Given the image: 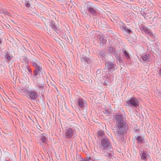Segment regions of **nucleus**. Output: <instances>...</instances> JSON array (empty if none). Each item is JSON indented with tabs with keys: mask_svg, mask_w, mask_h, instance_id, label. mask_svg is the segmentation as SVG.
Segmentation results:
<instances>
[{
	"mask_svg": "<svg viewBox=\"0 0 161 161\" xmlns=\"http://www.w3.org/2000/svg\"><path fill=\"white\" fill-rule=\"evenodd\" d=\"M73 131L71 129H67L65 132V135L69 137H70L73 135Z\"/></svg>",
	"mask_w": 161,
	"mask_h": 161,
	"instance_id": "7",
	"label": "nucleus"
},
{
	"mask_svg": "<svg viewBox=\"0 0 161 161\" xmlns=\"http://www.w3.org/2000/svg\"><path fill=\"white\" fill-rule=\"evenodd\" d=\"M19 90L20 92L24 94H27L29 93V91L25 88H20Z\"/></svg>",
	"mask_w": 161,
	"mask_h": 161,
	"instance_id": "9",
	"label": "nucleus"
},
{
	"mask_svg": "<svg viewBox=\"0 0 161 161\" xmlns=\"http://www.w3.org/2000/svg\"><path fill=\"white\" fill-rule=\"evenodd\" d=\"M40 139L42 142H45L46 141V137L44 136H42L40 138Z\"/></svg>",
	"mask_w": 161,
	"mask_h": 161,
	"instance_id": "17",
	"label": "nucleus"
},
{
	"mask_svg": "<svg viewBox=\"0 0 161 161\" xmlns=\"http://www.w3.org/2000/svg\"><path fill=\"white\" fill-rule=\"evenodd\" d=\"M50 26L53 30L56 31V27L53 23H51Z\"/></svg>",
	"mask_w": 161,
	"mask_h": 161,
	"instance_id": "15",
	"label": "nucleus"
},
{
	"mask_svg": "<svg viewBox=\"0 0 161 161\" xmlns=\"http://www.w3.org/2000/svg\"><path fill=\"white\" fill-rule=\"evenodd\" d=\"M116 123V131H114L115 134L120 135L123 133V128L125 126L126 123L124 121L122 116L120 114L116 115L114 117Z\"/></svg>",
	"mask_w": 161,
	"mask_h": 161,
	"instance_id": "1",
	"label": "nucleus"
},
{
	"mask_svg": "<svg viewBox=\"0 0 161 161\" xmlns=\"http://www.w3.org/2000/svg\"><path fill=\"white\" fill-rule=\"evenodd\" d=\"M126 103L130 106L136 108L139 106V102L138 100L135 97H132L130 100L126 101Z\"/></svg>",
	"mask_w": 161,
	"mask_h": 161,
	"instance_id": "2",
	"label": "nucleus"
},
{
	"mask_svg": "<svg viewBox=\"0 0 161 161\" xmlns=\"http://www.w3.org/2000/svg\"><path fill=\"white\" fill-rule=\"evenodd\" d=\"M77 105L79 107L82 108L86 105V101L81 98H80L76 102Z\"/></svg>",
	"mask_w": 161,
	"mask_h": 161,
	"instance_id": "4",
	"label": "nucleus"
},
{
	"mask_svg": "<svg viewBox=\"0 0 161 161\" xmlns=\"http://www.w3.org/2000/svg\"><path fill=\"white\" fill-rule=\"evenodd\" d=\"M137 139L139 142L142 143L143 142V141L144 140V139L143 138L139 136L137 137Z\"/></svg>",
	"mask_w": 161,
	"mask_h": 161,
	"instance_id": "12",
	"label": "nucleus"
},
{
	"mask_svg": "<svg viewBox=\"0 0 161 161\" xmlns=\"http://www.w3.org/2000/svg\"><path fill=\"white\" fill-rule=\"evenodd\" d=\"M127 32L129 34H130V32L131 31L130 30H129V29H127Z\"/></svg>",
	"mask_w": 161,
	"mask_h": 161,
	"instance_id": "27",
	"label": "nucleus"
},
{
	"mask_svg": "<svg viewBox=\"0 0 161 161\" xmlns=\"http://www.w3.org/2000/svg\"><path fill=\"white\" fill-rule=\"evenodd\" d=\"M91 158H87L86 159L84 160V159H82V161H90L91 160Z\"/></svg>",
	"mask_w": 161,
	"mask_h": 161,
	"instance_id": "22",
	"label": "nucleus"
},
{
	"mask_svg": "<svg viewBox=\"0 0 161 161\" xmlns=\"http://www.w3.org/2000/svg\"><path fill=\"white\" fill-rule=\"evenodd\" d=\"M142 58L143 61L146 62L149 61L150 60V58L148 55H144L142 56Z\"/></svg>",
	"mask_w": 161,
	"mask_h": 161,
	"instance_id": "8",
	"label": "nucleus"
},
{
	"mask_svg": "<svg viewBox=\"0 0 161 161\" xmlns=\"http://www.w3.org/2000/svg\"><path fill=\"white\" fill-rule=\"evenodd\" d=\"M88 10L90 13H92V14H96V11L95 10L92 8H89Z\"/></svg>",
	"mask_w": 161,
	"mask_h": 161,
	"instance_id": "11",
	"label": "nucleus"
},
{
	"mask_svg": "<svg viewBox=\"0 0 161 161\" xmlns=\"http://www.w3.org/2000/svg\"><path fill=\"white\" fill-rule=\"evenodd\" d=\"M100 54L103 57H104V58H105V57L107 56L106 54H105V53H104L103 52H101L100 53Z\"/></svg>",
	"mask_w": 161,
	"mask_h": 161,
	"instance_id": "19",
	"label": "nucleus"
},
{
	"mask_svg": "<svg viewBox=\"0 0 161 161\" xmlns=\"http://www.w3.org/2000/svg\"><path fill=\"white\" fill-rule=\"evenodd\" d=\"M39 71L40 69L39 68H37V69H36L34 71V75H36L38 74V73L39 72Z\"/></svg>",
	"mask_w": 161,
	"mask_h": 161,
	"instance_id": "16",
	"label": "nucleus"
},
{
	"mask_svg": "<svg viewBox=\"0 0 161 161\" xmlns=\"http://www.w3.org/2000/svg\"><path fill=\"white\" fill-rule=\"evenodd\" d=\"M145 33L147 34H150L151 33L150 32L149 30L147 29H145Z\"/></svg>",
	"mask_w": 161,
	"mask_h": 161,
	"instance_id": "20",
	"label": "nucleus"
},
{
	"mask_svg": "<svg viewBox=\"0 0 161 161\" xmlns=\"http://www.w3.org/2000/svg\"><path fill=\"white\" fill-rule=\"evenodd\" d=\"M101 145L103 149H105L110 145V142L107 138H105L101 141Z\"/></svg>",
	"mask_w": 161,
	"mask_h": 161,
	"instance_id": "3",
	"label": "nucleus"
},
{
	"mask_svg": "<svg viewBox=\"0 0 161 161\" xmlns=\"http://www.w3.org/2000/svg\"><path fill=\"white\" fill-rule=\"evenodd\" d=\"M25 5L26 7H28L30 6V4L29 3V2H26L25 3Z\"/></svg>",
	"mask_w": 161,
	"mask_h": 161,
	"instance_id": "23",
	"label": "nucleus"
},
{
	"mask_svg": "<svg viewBox=\"0 0 161 161\" xmlns=\"http://www.w3.org/2000/svg\"><path fill=\"white\" fill-rule=\"evenodd\" d=\"M81 60L83 61H86L88 63L90 62V59L86 58L83 57L81 58Z\"/></svg>",
	"mask_w": 161,
	"mask_h": 161,
	"instance_id": "14",
	"label": "nucleus"
},
{
	"mask_svg": "<svg viewBox=\"0 0 161 161\" xmlns=\"http://www.w3.org/2000/svg\"><path fill=\"white\" fill-rule=\"evenodd\" d=\"M141 158L143 159H145L146 158L147 155L146 153L143 152H141L140 153Z\"/></svg>",
	"mask_w": 161,
	"mask_h": 161,
	"instance_id": "10",
	"label": "nucleus"
},
{
	"mask_svg": "<svg viewBox=\"0 0 161 161\" xmlns=\"http://www.w3.org/2000/svg\"><path fill=\"white\" fill-rule=\"evenodd\" d=\"M27 69L26 68H23L22 69H21V72L22 73H25V72H26V69ZM27 69L29 71V69L28 68Z\"/></svg>",
	"mask_w": 161,
	"mask_h": 161,
	"instance_id": "18",
	"label": "nucleus"
},
{
	"mask_svg": "<svg viewBox=\"0 0 161 161\" xmlns=\"http://www.w3.org/2000/svg\"><path fill=\"white\" fill-rule=\"evenodd\" d=\"M104 112L105 114H106L107 115H108L110 114L109 112L107 110H105Z\"/></svg>",
	"mask_w": 161,
	"mask_h": 161,
	"instance_id": "24",
	"label": "nucleus"
},
{
	"mask_svg": "<svg viewBox=\"0 0 161 161\" xmlns=\"http://www.w3.org/2000/svg\"><path fill=\"white\" fill-rule=\"evenodd\" d=\"M5 57L8 61H9L11 59L10 57L8 55H6Z\"/></svg>",
	"mask_w": 161,
	"mask_h": 161,
	"instance_id": "21",
	"label": "nucleus"
},
{
	"mask_svg": "<svg viewBox=\"0 0 161 161\" xmlns=\"http://www.w3.org/2000/svg\"><path fill=\"white\" fill-rule=\"evenodd\" d=\"M107 157H110L112 155V153H108L107 155H106Z\"/></svg>",
	"mask_w": 161,
	"mask_h": 161,
	"instance_id": "25",
	"label": "nucleus"
},
{
	"mask_svg": "<svg viewBox=\"0 0 161 161\" xmlns=\"http://www.w3.org/2000/svg\"><path fill=\"white\" fill-rule=\"evenodd\" d=\"M159 76L161 77V69L159 70Z\"/></svg>",
	"mask_w": 161,
	"mask_h": 161,
	"instance_id": "26",
	"label": "nucleus"
},
{
	"mask_svg": "<svg viewBox=\"0 0 161 161\" xmlns=\"http://www.w3.org/2000/svg\"><path fill=\"white\" fill-rule=\"evenodd\" d=\"M38 94L37 92L35 91H30L28 96L31 99L34 100L37 97Z\"/></svg>",
	"mask_w": 161,
	"mask_h": 161,
	"instance_id": "5",
	"label": "nucleus"
},
{
	"mask_svg": "<svg viewBox=\"0 0 161 161\" xmlns=\"http://www.w3.org/2000/svg\"><path fill=\"white\" fill-rule=\"evenodd\" d=\"M124 54V55L127 58H129V56L128 55V53L124 49L122 50Z\"/></svg>",
	"mask_w": 161,
	"mask_h": 161,
	"instance_id": "13",
	"label": "nucleus"
},
{
	"mask_svg": "<svg viewBox=\"0 0 161 161\" xmlns=\"http://www.w3.org/2000/svg\"><path fill=\"white\" fill-rule=\"evenodd\" d=\"M105 67L104 69H110L114 68V66L113 63L110 62H107L105 64Z\"/></svg>",
	"mask_w": 161,
	"mask_h": 161,
	"instance_id": "6",
	"label": "nucleus"
}]
</instances>
